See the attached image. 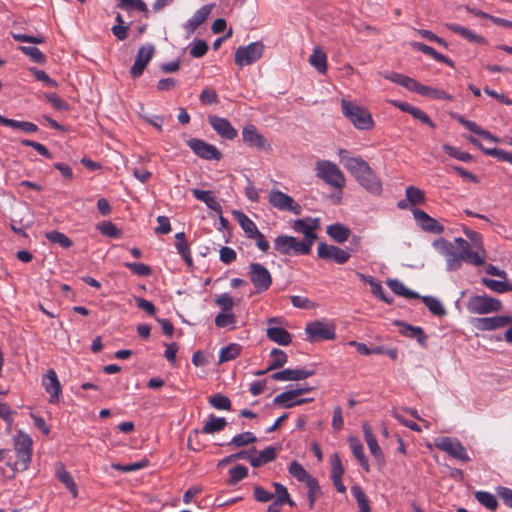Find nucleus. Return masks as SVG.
<instances>
[{
	"mask_svg": "<svg viewBox=\"0 0 512 512\" xmlns=\"http://www.w3.org/2000/svg\"><path fill=\"white\" fill-rule=\"evenodd\" d=\"M276 458V449L273 446H268L262 451L258 452L257 455H251L247 452V460L250 465L254 468L261 467Z\"/></svg>",
	"mask_w": 512,
	"mask_h": 512,
	"instance_id": "bb28decb",
	"label": "nucleus"
},
{
	"mask_svg": "<svg viewBox=\"0 0 512 512\" xmlns=\"http://www.w3.org/2000/svg\"><path fill=\"white\" fill-rule=\"evenodd\" d=\"M274 248L282 255H307L309 254V243H301L294 236L279 235L274 240Z\"/></svg>",
	"mask_w": 512,
	"mask_h": 512,
	"instance_id": "423d86ee",
	"label": "nucleus"
},
{
	"mask_svg": "<svg viewBox=\"0 0 512 512\" xmlns=\"http://www.w3.org/2000/svg\"><path fill=\"white\" fill-rule=\"evenodd\" d=\"M234 215L243 229L247 238H253V236L257 235L259 231L256 224L243 212L235 211Z\"/></svg>",
	"mask_w": 512,
	"mask_h": 512,
	"instance_id": "58836bf2",
	"label": "nucleus"
},
{
	"mask_svg": "<svg viewBox=\"0 0 512 512\" xmlns=\"http://www.w3.org/2000/svg\"><path fill=\"white\" fill-rule=\"evenodd\" d=\"M445 153H447L450 157H453L457 160L463 161V162H471L473 157L471 154L461 151L460 149L453 147L449 144H444L442 146Z\"/></svg>",
	"mask_w": 512,
	"mask_h": 512,
	"instance_id": "6e6d98bb",
	"label": "nucleus"
},
{
	"mask_svg": "<svg viewBox=\"0 0 512 512\" xmlns=\"http://www.w3.org/2000/svg\"><path fill=\"white\" fill-rule=\"evenodd\" d=\"M97 229L102 235L110 238H119L121 236V231L111 221H103L99 223L97 225Z\"/></svg>",
	"mask_w": 512,
	"mask_h": 512,
	"instance_id": "864d4df0",
	"label": "nucleus"
},
{
	"mask_svg": "<svg viewBox=\"0 0 512 512\" xmlns=\"http://www.w3.org/2000/svg\"><path fill=\"white\" fill-rule=\"evenodd\" d=\"M208 51V45L204 40H197L191 44L190 55L194 58L203 57Z\"/></svg>",
	"mask_w": 512,
	"mask_h": 512,
	"instance_id": "774afa93",
	"label": "nucleus"
},
{
	"mask_svg": "<svg viewBox=\"0 0 512 512\" xmlns=\"http://www.w3.org/2000/svg\"><path fill=\"white\" fill-rule=\"evenodd\" d=\"M432 245L445 258L447 271L459 270L463 262L474 266H482L485 263V251L482 248L473 251L470 243L461 237L453 241L440 238Z\"/></svg>",
	"mask_w": 512,
	"mask_h": 512,
	"instance_id": "f257e3e1",
	"label": "nucleus"
},
{
	"mask_svg": "<svg viewBox=\"0 0 512 512\" xmlns=\"http://www.w3.org/2000/svg\"><path fill=\"white\" fill-rule=\"evenodd\" d=\"M418 94L421 96H425V97H428L431 99H436V100H450L451 99V96L448 95L444 90L425 86L422 84L420 85Z\"/></svg>",
	"mask_w": 512,
	"mask_h": 512,
	"instance_id": "de8ad7c7",
	"label": "nucleus"
},
{
	"mask_svg": "<svg viewBox=\"0 0 512 512\" xmlns=\"http://www.w3.org/2000/svg\"><path fill=\"white\" fill-rule=\"evenodd\" d=\"M155 52V48L152 44L142 45L136 54L135 62L130 69L132 78L140 77L150 60L152 59Z\"/></svg>",
	"mask_w": 512,
	"mask_h": 512,
	"instance_id": "dca6fc26",
	"label": "nucleus"
},
{
	"mask_svg": "<svg viewBox=\"0 0 512 512\" xmlns=\"http://www.w3.org/2000/svg\"><path fill=\"white\" fill-rule=\"evenodd\" d=\"M257 438L252 432H243L235 435L228 443L233 448H241L256 442Z\"/></svg>",
	"mask_w": 512,
	"mask_h": 512,
	"instance_id": "a18cd8bd",
	"label": "nucleus"
},
{
	"mask_svg": "<svg viewBox=\"0 0 512 512\" xmlns=\"http://www.w3.org/2000/svg\"><path fill=\"white\" fill-rule=\"evenodd\" d=\"M394 324L400 327V333L403 336L416 339L422 347H426L427 336L421 327L413 326L400 320L394 321Z\"/></svg>",
	"mask_w": 512,
	"mask_h": 512,
	"instance_id": "b1692460",
	"label": "nucleus"
},
{
	"mask_svg": "<svg viewBox=\"0 0 512 512\" xmlns=\"http://www.w3.org/2000/svg\"><path fill=\"white\" fill-rule=\"evenodd\" d=\"M306 486L308 488L307 492V498H308V505L309 509H313L316 501V497L321 493V489L319 486V483L317 479L310 480L308 483H306Z\"/></svg>",
	"mask_w": 512,
	"mask_h": 512,
	"instance_id": "bf43d9fd",
	"label": "nucleus"
},
{
	"mask_svg": "<svg viewBox=\"0 0 512 512\" xmlns=\"http://www.w3.org/2000/svg\"><path fill=\"white\" fill-rule=\"evenodd\" d=\"M55 477L66 486L73 498L78 496L77 485L71 474L66 470L64 464L61 462L56 463Z\"/></svg>",
	"mask_w": 512,
	"mask_h": 512,
	"instance_id": "393cba45",
	"label": "nucleus"
},
{
	"mask_svg": "<svg viewBox=\"0 0 512 512\" xmlns=\"http://www.w3.org/2000/svg\"><path fill=\"white\" fill-rule=\"evenodd\" d=\"M212 5H204L200 9H198L191 18H189L184 28L189 34L194 33V31L207 19L209 14L212 11Z\"/></svg>",
	"mask_w": 512,
	"mask_h": 512,
	"instance_id": "a878e982",
	"label": "nucleus"
},
{
	"mask_svg": "<svg viewBox=\"0 0 512 512\" xmlns=\"http://www.w3.org/2000/svg\"><path fill=\"white\" fill-rule=\"evenodd\" d=\"M215 325L219 328H230L235 329L236 328V316L235 314L230 312H220L216 315L214 319Z\"/></svg>",
	"mask_w": 512,
	"mask_h": 512,
	"instance_id": "c03bdc74",
	"label": "nucleus"
},
{
	"mask_svg": "<svg viewBox=\"0 0 512 512\" xmlns=\"http://www.w3.org/2000/svg\"><path fill=\"white\" fill-rule=\"evenodd\" d=\"M46 238L51 243L59 244L62 248L68 249L72 246V241L68 236L59 232V231H51L46 233Z\"/></svg>",
	"mask_w": 512,
	"mask_h": 512,
	"instance_id": "603ef678",
	"label": "nucleus"
},
{
	"mask_svg": "<svg viewBox=\"0 0 512 512\" xmlns=\"http://www.w3.org/2000/svg\"><path fill=\"white\" fill-rule=\"evenodd\" d=\"M314 370L296 368V369H284L277 371L271 375V378L275 381H299L306 379L314 375Z\"/></svg>",
	"mask_w": 512,
	"mask_h": 512,
	"instance_id": "5701e85b",
	"label": "nucleus"
},
{
	"mask_svg": "<svg viewBox=\"0 0 512 512\" xmlns=\"http://www.w3.org/2000/svg\"><path fill=\"white\" fill-rule=\"evenodd\" d=\"M250 281L254 285L257 293L267 291L272 284V277L268 269L260 263H251L249 265Z\"/></svg>",
	"mask_w": 512,
	"mask_h": 512,
	"instance_id": "f8f14e48",
	"label": "nucleus"
},
{
	"mask_svg": "<svg viewBox=\"0 0 512 512\" xmlns=\"http://www.w3.org/2000/svg\"><path fill=\"white\" fill-rule=\"evenodd\" d=\"M311 398H300V390H287L278 394L274 400V405L282 406L283 408H292L302 405L311 401Z\"/></svg>",
	"mask_w": 512,
	"mask_h": 512,
	"instance_id": "4be33fe9",
	"label": "nucleus"
},
{
	"mask_svg": "<svg viewBox=\"0 0 512 512\" xmlns=\"http://www.w3.org/2000/svg\"><path fill=\"white\" fill-rule=\"evenodd\" d=\"M305 333L309 341L334 340L336 337L333 324L323 321H313L307 324Z\"/></svg>",
	"mask_w": 512,
	"mask_h": 512,
	"instance_id": "9b49d317",
	"label": "nucleus"
},
{
	"mask_svg": "<svg viewBox=\"0 0 512 512\" xmlns=\"http://www.w3.org/2000/svg\"><path fill=\"white\" fill-rule=\"evenodd\" d=\"M266 336L269 340L282 346H287L292 342L291 334L281 327H268L266 329Z\"/></svg>",
	"mask_w": 512,
	"mask_h": 512,
	"instance_id": "7c9ffc66",
	"label": "nucleus"
},
{
	"mask_svg": "<svg viewBox=\"0 0 512 512\" xmlns=\"http://www.w3.org/2000/svg\"><path fill=\"white\" fill-rule=\"evenodd\" d=\"M242 351V347L237 343H230L229 345L221 348L219 352V363L228 362L236 359Z\"/></svg>",
	"mask_w": 512,
	"mask_h": 512,
	"instance_id": "79ce46f5",
	"label": "nucleus"
},
{
	"mask_svg": "<svg viewBox=\"0 0 512 512\" xmlns=\"http://www.w3.org/2000/svg\"><path fill=\"white\" fill-rule=\"evenodd\" d=\"M316 176L334 189H342L346 179L339 167L329 161L320 160L315 165Z\"/></svg>",
	"mask_w": 512,
	"mask_h": 512,
	"instance_id": "39448f33",
	"label": "nucleus"
},
{
	"mask_svg": "<svg viewBox=\"0 0 512 512\" xmlns=\"http://www.w3.org/2000/svg\"><path fill=\"white\" fill-rule=\"evenodd\" d=\"M289 473L300 482L308 483L310 480L315 479L312 477L303 466L297 461L291 462L289 466Z\"/></svg>",
	"mask_w": 512,
	"mask_h": 512,
	"instance_id": "09e8293b",
	"label": "nucleus"
},
{
	"mask_svg": "<svg viewBox=\"0 0 512 512\" xmlns=\"http://www.w3.org/2000/svg\"><path fill=\"white\" fill-rule=\"evenodd\" d=\"M124 266L138 276L146 277L152 273L151 267L144 263L126 262Z\"/></svg>",
	"mask_w": 512,
	"mask_h": 512,
	"instance_id": "680f3d73",
	"label": "nucleus"
},
{
	"mask_svg": "<svg viewBox=\"0 0 512 512\" xmlns=\"http://www.w3.org/2000/svg\"><path fill=\"white\" fill-rule=\"evenodd\" d=\"M42 385L45 391L50 395L49 403L58 402L62 392V386L54 369L47 370L42 379Z\"/></svg>",
	"mask_w": 512,
	"mask_h": 512,
	"instance_id": "aec40b11",
	"label": "nucleus"
},
{
	"mask_svg": "<svg viewBox=\"0 0 512 512\" xmlns=\"http://www.w3.org/2000/svg\"><path fill=\"white\" fill-rule=\"evenodd\" d=\"M264 53V44L260 41L252 42L246 46H239L234 54L236 65L244 67L258 61Z\"/></svg>",
	"mask_w": 512,
	"mask_h": 512,
	"instance_id": "0eeeda50",
	"label": "nucleus"
},
{
	"mask_svg": "<svg viewBox=\"0 0 512 512\" xmlns=\"http://www.w3.org/2000/svg\"><path fill=\"white\" fill-rule=\"evenodd\" d=\"M176 243L175 247L177 249V252L182 257L183 261L188 267H191L193 265V259L191 256V251L189 248V245L186 240V235L184 232H178L175 235Z\"/></svg>",
	"mask_w": 512,
	"mask_h": 512,
	"instance_id": "72a5a7b5",
	"label": "nucleus"
},
{
	"mask_svg": "<svg viewBox=\"0 0 512 512\" xmlns=\"http://www.w3.org/2000/svg\"><path fill=\"white\" fill-rule=\"evenodd\" d=\"M319 227V219L318 218H304V219H296L293 221L292 228L294 231L301 233L304 235V239L301 240V243H309V252L313 246L314 241L317 238L315 230Z\"/></svg>",
	"mask_w": 512,
	"mask_h": 512,
	"instance_id": "ddd939ff",
	"label": "nucleus"
},
{
	"mask_svg": "<svg viewBox=\"0 0 512 512\" xmlns=\"http://www.w3.org/2000/svg\"><path fill=\"white\" fill-rule=\"evenodd\" d=\"M227 425V421L224 417H217L214 414H210L205 425L201 429L203 434H214L222 431Z\"/></svg>",
	"mask_w": 512,
	"mask_h": 512,
	"instance_id": "c9c22d12",
	"label": "nucleus"
},
{
	"mask_svg": "<svg viewBox=\"0 0 512 512\" xmlns=\"http://www.w3.org/2000/svg\"><path fill=\"white\" fill-rule=\"evenodd\" d=\"M117 7L128 12L137 10L143 13L146 18L149 17L147 4L143 0H118Z\"/></svg>",
	"mask_w": 512,
	"mask_h": 512,
	"instance_id": "a19ab883",
	"label": "nucleus"
},
{
	"mask_svg": "<svg viewBox=\"0 0 512 512\" xmlns=\"http://www.w3.org/2000/svg\"><path fill=\"white\" fill-rule=\"evenodd\" d=\"M346 169L368 193L375 196L381 195L382 181L364 159L347 160Z\"/></svg>",
	"mask_w": 512,
	"mask_h": 512,
	"instance_id": "f03ea898",
	"label": "nucleus"
},
{
	"mask_svg": "<svg viewBox=\"0 0 512 512\" xmlns=\"http://www.w3.org/2000/svg\"><path fill=\"white\" fill-rule=\"evenodd\" d=\"M434 445L441 451L447 453L450 457L462 462H469V457L466 448L457 438L452 437H438L434 440Z\"/></svg>",
	"mask_w": 512,
	"mask_h": 512,
	"instance_id": "6e6552de",
	"label": "nucleus"
},
{
	"mask_svg": "<svg viewBox=\"0 0 512 512\" xmlns=\"http://www.w3.org/2000/svg\"><path fill=\"white\" fill-rule=\"evenodd\" d=\"M362 430L364 433V438L369 448L370 453L374 456V458L380 463L384 461V455L382 449L378 445L377 439L373 434L371 427L364 423L362 425Z\"/></svg>",
	"mask_w": 512,
	"mask_h": 512,
	"instance_id": "cd10ccee",
	"label": "nucleus"
},
{
	"mask_svg": "<svg viewBox=\"0 0 512 512\" xmlns=\"http://www.w3.org/2000/svg\"><path fill=\"white\" fill-rule=\"evenodd\" d=\"M192 195L199 201L205 203L207 207L219 214H222V206L218 202L216 196L212 191L209 190H201V189H192Z\"/></svg>",
	"mask_w": 512,
	"mask_h": 512,
	"instance_id": "c85d7f7f",
	"label": "nucleus"
},
{
	"mask_svg": "<svg viewBox=\"0 0 512 512\" xmlns=\"http://www.w3.org/2000/svg\"><path fill=\"white\" fill-rule=\"evenodd\" d=\"M149 464L147 459H143L141 461H137L130 464H113L112 468L121 472H133L143 468H146Z\"/></svg>",
	"mask_w": 512,
	"mask_h": 512,
	"instance_id": "e2e57ef3",
	"label": "nucleus"
},
{
	"mask_svg": "<svg viewBox=\"0 0 512 512\" xmlns=\"http://www.w3.org/2000/svg\"><path fill=\"white\" fill-rule=\"evenodd\" d=\"M317 255L320 259L323 260H334L337 264L346 263L350 257V250H344L338 246L328 245L324 242H321L317 249Z\"/></svg>",
	"mask_w": 512,
	"mask_h": 512,
	"instance_id": "2eb2a0df",
	"label": "nucleus"
},
{
	"mask_svg": "<svg viewBox=\"0 0 512 512\" xmlns=\"http://www.w3.org/2000/svg\"><path fill=\"white\" fill-rule=\"evenodd\" d=\"M357 276L359 277L360 280H362L363 282L370 285L371 293L374 296L378 297L385 303H388V304L392 303L393 299L391 297H387L385 295L381 283L379 281H377L374 277H372L370 275H365V274L359 273V272L357 273Z\"/></svg>",
	"mask_w": 512,
	"mask_h": 512,
	"instance_id": "473e14b6",
	"label": "nucleus"
},
{
	"mask_svg": "<svg viewBox=\"0 0 512 512\" xmlns=\"http://www.w3.org/2000/svg\"><path fill=\"white\" fill-rule=\"evenodd\" d=\"M466 307L473 314H488L499 311L502 305L498 299L486 295H475L468 299Z\"/></svg>",
	"mask_w": 512,
	"mask_h": 512,
	"instance_id": "9d476101",
	"label": "nucleus"
},
{
	"mask_svg": "<svg viewBox=\"0 0 512 512\" xmlns=\"http://www.w3.org/2000/svg\"><path fill=\"white\" fill-rule=\"evenodd\" d=\"M412 213L417 225L425 232L433 233V234H441L444 231V226L431 216H429L425 211L414 208L412 209Z\"/></svg>",
	"mask_w": 512,
	"mask_h": 512,
	"instance_id": "a211bd4d",
	"label": "nucleus"
},
{
	"mask_svg": "<svg viewBox=\"0 0 512 512\" xmlns=\"http://www.w3.org/2000/svg\"><path fill=\"white\" fill-rule=\"evenodd\" d=\"M329 237L337 243H344L350 236V229L341 223H334L327 227L326 230Z\"/></svg>",
	"mask_w": 512,
	"mask_h": 512,
	"instance_id": "4c0bfd02",
	"label": "nucleus"
},
{
	"mask_svg": "<svg viewBox=\"0 0 512 512\" xmlns=\"http://www.w3.org/2000/svg\"><path fill=\"white\" fill-rule=\"evenodd\" d=\"M512 323V316L500 315L493 317H482L474 320V327L482 331H491L502 328Z\"/></svg>",
	"mask_w": 512,
	"mask_h": 512,
	"instance_id": "412c9836",
	"label": "nucleus"
},
{
	"mask_svg": "<svg viewBox=\"0 0 512 512\" xmlns=\"http://www.w3.org/2000/svg\"><path fill=\"white\" fill-rule=\"evenodd\" d=\"M187 145L198 157L202 159L219 161L222 157L221 152L216 146L201 139L192 138L187 141Z\"/></svg>",
	"mask_w": 512,
	"mask_h": 512,
	"instance_id": "4468645a",
	"label": "nucleus"
},
{
	"mask_svg": "<svg viewBox=\"0 0 512 512\" xmlns=\"http://www.w3.org/2000/svg\"><path fill=\"white\" fill-rule=\"evenodd\" d=\"M348 443L350 446V449L355 456V458L358 460L360 466L366 471L369 472V462L367 457L364 454V448L361 443V441L354 436H351L348 438Z\"/></svg>",
	"mask_w": 512,
	"mask_h": 512,
	"instance_id": "2f4dec72",
	"label": "nucleus"
},
{
	"mask_svg": "<svg viewBox=\"0 0 512 512\" xmlns=\"http://www.w3.org/2000/svg\"><path fill=\"white\" fill-rule=\"evenodd\" d=\"M0 125L20 130L26 134H33L39 130L38 126L32 122L10 119L2 115H0Z\"/></svg>",
	"mask_w": 512,
	"mask_h": 512,
	"instance_id": "c756f323",
	"label": "nucleus"
},
{
	"mask_svg": "<svg viewBox=\"0 0 512 512\" xmlns=\"http://www.w3.org/2000/svg\"><path fill=\"white\" fill-rule=\"evenodd\" d=\"M230 484L235 485L248 476V468L238 464L229 470Z\"/></svg>",
	"mask_w": 512,
	"mask_h": 512,
	"instance_id": "052dcab7",
	"label": "nucleus"
},
{
	"mask_svg": "<svg viewBox=\"0 0 512 512\" xmlns=\"http://www.w3.org/2000/svg\"><path fill=\"white\" fill-rule=\"evenodd\" d=\"M459 122L464 127H466L469 131H471L472 133L482 137L483 139L488 140V141L493 142V143L499 142L498 137L494 136L489 131L483 129L476 122L470 121V120H466L463 117H459Z\"/></svg>",
	"mask_w": 512,
	"mask_h": 512,
	"instance_id": "f704fd0d",
	"label": "nucleus"
},
{
	"mask_svg": "<svg viewBox=\"0 0 512 512\" xmlns=\"http://www.w3.org/2000/svg\"><path fill=\"white\" fill-rule=\"evenodd\" d=\"M242 140L249 147L257 148L262 151H269L271 146L266 138L260 134L257 128L252 125H246L242 129Z\"/></svg>",
	"mask_w": 512,
	"mask_h": 512,
	"instance_id": "f3484780",
	"label": "nucleus"
},
{
	"mask_svg": "<svg viewBox=\"0 0 512 512\" xmlns=\"http://www.w3.org/2000/svg\"><path fill=\"white\" fill-rule=\"evenodd\" d=\"M405 193L407 201L413 205L421 204L425 200L424 192L415 186H408Z\"/></svg>",
	"mask_w": 512,
	"mask_h": 512,
	"instance_id": "4d7b16f0",
	"label": "nucleus"
},
{
	"mask_svg": "<svg viewBox=\"0 0 512 512\" xmlns=\"http://www.w3.org/2000/svg\"><path fill=\"white\" fill-rule=\"evenodd\" d=\"M351 493L357 502L359 512H371L369 499L359 485H353L351 487Z\"/></svg>",
	"mask_w": 512,
	"mask_h": 512,
	"instance_id": "37998d69",
	"label": "nucleus"
},
{
	"mask_svg": "<svg viewBox=\"0 0 512 512\" xmlns=\"http://www.w3.org/2000/svg\"><path fill=\"white\" fill-rule=\"evenodd\" d=\"M482 283L492 291L497 293H505L507 292L508 286L506 281H498L490 278L484 277L482 279Z\"/></svg>",
	"mask_w": 512,
	"mask_h": 512,
	"instance_id": "69168bd1",
	"label": "nucleus"
},
{
	"mask_svg": "<svg viewBox=\"0 0 512 512\" xmlns=\"http://www.w3.org/2000/svg\"><path fill=\"white\" fill-rule=\"evenodd\" d=\"M475 498L481 505L486 507L488 510L494 511L498 507V501L496 497L490 492L477 491L475 493Z\"/></svg>",
	"mask_w": 512,
	"mask_h": 512,
	"instance_id": "8fccbe9b",
	"label": "nucleus"
},
{
	"mask_svg": "<svg viewBox=\"0 0 512 512\" xmlns=\"http://www.w3.org/2000/svg\"><path fill=\"white\" fill-rule=\"evenodd\" d=\"M422 301L435 316L442 317L446 314L444 306L437 298L433 296H423Z\"/></svg>",
	"mask_w": 512,
	"mask_h": 512,
	"instance_id": "3c124183",
	"label": "nucleus"
},
{
	"mask_svg": "<svg viewBox=\"0 0 512 512\" xmlns=\"http://www.w3.org/2000/svg\"><path fill=\"white\" fill-rule=\"evenodd\" d=\"M209 403L212 407L218 410H230L231 409V401L230 399L221 394L217 393L209 398Z\"/></svg>",
	"mask_w": 512,
	"mask_h": 512,
	"instance_id": "5fc2aeb1",
	"label": "nucleus"
},
{
	"mask_svg": "<svg viewBox=\"0 0 512 512\" xmlns=\"http://www.w3.org/2000/svg\"><path fill=\"white\" fill-rule=\"evenodd\" d=\"M412 47L414 49H416L417 51H420L426 55L431 56L433 59H435L438 62L445 63L449 66L453 65V62L448 57L437 52L434 48H432L431 46H428L422 42H414V43H412Z\"/></svg>",
	"mask_w": 512,
	"mask_h": 512,
	"instance_id": "ea45409f",
	"label": "nucleus"
},
{
	"mask_svg": "<svg viewBox=\"0 0 512 512\" xmlns=\"http://www.w3.org/2000/svg\"><path fill=\"white\" fill-rule=\"evenodd\" d=\"M344 474V467L338 454H333L331 457V479L342 478Z\"/></svg>",
	"mask_w": 512,
	"mask_h": 512,
	"instance_id": "338daca9",
	"label": "nucleus"
},
{
	"mask_svg": "<svg viewBox=\"0 0 512 512\" xmlns=\"http://www.w3.org/2000/svg\"><path fill=\"white\" fill-rule=\"evenodd\" d=\"M268 201L275 209L290 212L294 215H300L303 210L302 206L291 196L280 190H271L268 194Z\"/></svg>",
	"mask_w": 512,
	"mask_h": 512,
	"instance_id": "1a4fd4ad",
	"label": "nucleus"
},
{
	"mask_svg": "<svg viewBox=\"0 0 512 512\" xmlns=\"http://www.w3.org/2000/svg\"><path fill=\"white\" fill-rule=\"evenodd\" d=\"M270 357L271 360L267 367V370H275L281 368L287 363L288 360L287 354L283 350L278 348H273L271 350Z\"/></svg>",
	"mask_w": 512,
	"mask_h": 512,
	"instance_id": "49530a36",
	"label": "nucleus"
},
{
	"mask_svg": "<svg viewBox=\"0 0 512 512\" xmlns=\"http://www.w3.org/2000/svg\"><path fill=\"white\" fill-rule=\"evenodd\" d=\"M309 63L313 66L320 74H325L327 71V55L319 47L313 49V53L309 57Z\"/></svg>",
	"mask_w": 512,
	"mask_h": 512,
	"instance_id": "e433bc0d",
	"label": "nucleus"
},
{
	"mask_svg": "<svg viewBox=\"0 0 512 512\" xmlns=\"http://www.w3.org/2000/svg\"><path fill=\"white\" fill-rule=\"evenodd\" d=\"M215 303L221 308V312H230L234 306V300L228 293H222L215 298Z\"/></svg>",
	"mask_w": 512,
	"mask_h": 512,
	"instance_id": "0e129e2a",
	"label": "nucleus"
},
{
	"mask_svg": "<svg viewBox=\"0 0 512 512\" xmlns=\"http://www.w3.org/2000/svg\"><path fill=\"white\" fill-rule=\"evenodd\" d=\"M343 115L359 130H370L374 126L371 113L354 101L341 100Z\"/></svg>",
	"mask_w": 512,
	"mask_h": 512,
	"instance_id": "7ed1b4c3",
	"label": "nucleus"
},
{
	"mask_svg": "<svg viewBox=\"0 0 512 512\" xmlns=\"http://www.w3.org/2000/svg\"><path fill=\"white\" fill-rule=\"evenodd\" d=\"M19 50L24 53L26 56L30 57V59L34 62V63H44L46 58H45V55L37 48V47H34V46H20L19 47Z\"/></svg>",
	"mask_w": 512,
	"mask_h": 512,
	"instance_id": "13d9d810",
	"label": "nucleus"
},
{
	"mask_svg": "<svg viewBox=\"0 0 512 512\" xmlns=\"http://www.w3.org/2000/svg\"><path fill=\"white\" fill-rule=\"evenodd\" d=\"M13 448L17 461L14 464L15 470L25 471L29 468L33 453V440L30 435L19 431L13 438Z\"/></svg>",
	"mask_w": 512,
	"mask_h": 512,
	"instance_id": "20e7f679",
	"label": "nucleus"
},
{
	"mask_svg": "<svg viewBox=\"0 0 512 512\" xmlns=\"http://www.w3.org/2000/svg\"><path fill=\"white\" fill-rule=\"evenodd\" d=\"M208 122L214 131L222 138L233 140L237 137V130L232 126L228 119L217 115H209Z\"/></svg>",
	"mask_w": 512,
	"mask_h": 512,
	"instance_id": "6ab92c4d",
	"label": "nucleus"
}]
</instances>
